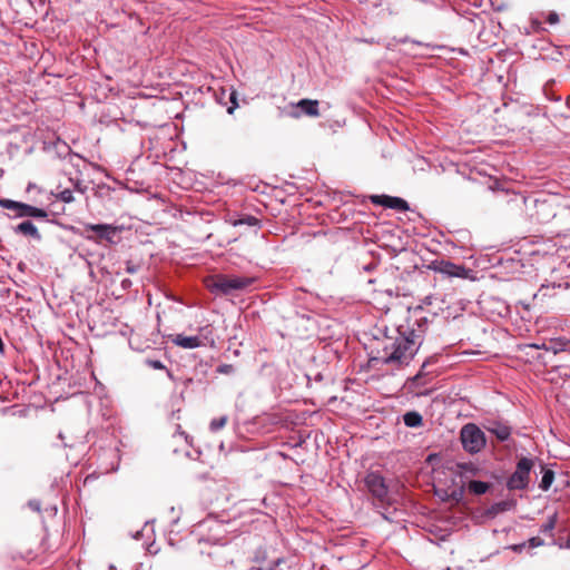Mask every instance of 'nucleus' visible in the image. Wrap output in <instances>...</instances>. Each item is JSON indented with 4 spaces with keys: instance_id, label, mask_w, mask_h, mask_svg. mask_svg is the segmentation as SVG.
<instances>
[{
    "instance_id": "f257e3e1",
    "label": "nucleus",
    "mask_w": 570,
    "mask_h": 570,
    "mask_svg": "<svg viewBox=\"0 0 570 570\" xmlns=\"http://www.w3.org/2000/svg\"><path fill=\"white\" fill-rule=\"evenodd\" d=\"M428 328V318L415 320L414 323L400 325L394 335H385L379 346L372 350L371 361L401 367L407 365L417 353Z\"/></svg>"
},
{
    "instance_id": "f03ea898",
    "label": "nucleus",
    "mask_w": 570,
    "mask_h": 570,
    "mask_svg": "<svg viewBox=\"0 0 570 570\" xmlns=\"http://www.w3.org/2000/svg\"><path fill=\"white\" fill-rule=\"evenodd\" d=\"M122 226H117L112 224L87 223L83 225V229L79 232V235L91 243L98 245L112 246L117 245L120 242L119 235L122 232Z\"/></svg>"
},
{
    "instance_id": "7ed1b4c3",
    "label": "nucleus",
    "mask_w": 570,
    "mask_h": 570,
    "mask_svg": "<svg viewBox=\"0 0 570 570\" xmlns=\"http://www.w3.org/2000/svg\"><path fill=\"white\" fill-rule=\"evenodd\" d=\"M460 439L463 449L471 454L479 453L487 444L484 432L474 423H468L461 429Z\"/></svg>"
},
{
    "instance_id": "20e7f679",
    "label": "nucleus",
    "mask_w": 570,
    "mask_h": 570,
    "mask_svg": "<svg viewBox=\"0 0 570 570\" xmlns=\"http://www.w3.org/2000/svg\"><path fill=\"white\" fill-rule=\"evenodd\" d=\"M534 461L530 458H521L515 465L514 472L508 478L505 487L510 491L525 490L530 482L531 470Z\"/></svg>"
},
{
    "instance_id": "39448f33",
    "label": "nucleus",
    "mask_w": 570,
    "mask_h": 570,
    "mask_svg": "<svg viewBox=\"0 0 570 570\" xmlns=\"http://www.w3.org/2000/svg\"><path fill=\"white\" fill-rule=\"evenodd\" d=\"M364 483L372 497L380 503H385L389 499V488L384 478L379 472H370L364 479Z\"/></svg>"
},
{
    "instance_id": "423d86ee",
    "label": "nucleus",
    "mask_w": 570,
    "mask_h": 570,
    "mask_svg": "<svg viewBox=\"0 0 570 570\" xmlns=\"http://www.w3.org/2000/svg\"><path fill=\"white\" fill-rule=\"evenodd\" d=\"M253 283L249 277L216 275V291L230 294L234 291L244 289Z\"/></svg>"
},
{
    "instance_id": "0eeeda50",
    "label": "nucleus",
    "mask_w": 570,
    "mask_h": 570,
    "mask_svg": "<svg viewBox=\"0 0 570 570\" xmlns=\"http://www.w3.org/2000/svg\"><path fill=\"white\" fill-rule=\"evenodd\" d=\"M483 428L494 435L499 442H507L511 439L512 426L500 419H489L483 423Z\"/></svg>"
},
{
    "instance_id": "6e6552de",
    "label": "nucleus",
    "mask_w": 570,
    "mask_h": 570,
    "mask_svg": "<svg viewBox=\"0 0 570 570\" xmlns=\"http://www.w3.org/2000/svg\"><path fill=\"white\" fill-rule=\"evenodd\" d=\"M207 524V520L200 521L195 525L193 534L197 537L198 552L200 556L212 557V550L214 546V539L212 535L205 537L203 530Z\"/></svg>"
},
{
    "instance_id": "1a4fd4ad",
    "label": "nucleus",
    "mask_w": 570,
    "mask_h": 570,
    "mask_svg": "<svg viewBox=\"0 0 570 570\" xmlns=\"http://www.w3.org/2000/svg\"><path fill=\"white\" fill-rule=\"evenodd\" d=\"M433 269L450 277L464 278L468 269L462 265H456L450 261L441 259L433 262Z\"/></svg>"
},
{
    "instance_id": "9d476101",
    "label": "nucleus",
    "mask_w": 570,
    "mask_h": 570,
    "mask_svg": "<svg viewBox=\"0 0 570 570\" xmlns=\"http://www.w3.org/2000/svg\"><path fill=\"white\" fill-rule=\"evenodd\" d=\"M371 202L374 205H381L385 208L395 209L397 212H406L410 208L406 200L394 196L373 195L371 196Z\"/></svg>"
},
{
    "instance_id": "9b49d317",
    "label": "nucleus",
    "mask_w": 570,
    "mask_h": 570,
    "mask_svg": "<svg viewBox=\"0 0 570 570\" xmlns=\"http://www.w3.org/2000/svg\"><path fill=\"white\" fill-rule=\"evenodd\" d=\"M11 230L17 236L30 238L36 242H41L42 236L31 219H24L21 223L11 227Z\"/></svg>"
},
{
    "instance_id": "f8f14e48",
    "label": "nucleus",
    "mask_w": 570,
    "mask_h": 570,
    "mask_svg": "<svg viewBox=\"0 0 570 570\" xmlns=\"http://www.w3.org/2000/svg\"><path fill=\"white\" fill-rule=\"evenodd\" d=\"M224 219L226 223H229L233 226L246 225L253 227L259 225V220L252 215H238L228 213L224 216Z\"/></svg>"
},
{
    "instance_id": "ddd939ff",
    "label": "nucleus",
    "mask_w": 570,
    "mask_h": 570,
    "mask_svg": "<svg viewBox=\"0 0 570 570\" xmlns=\"http://www.w3.org/2000/svg\"><path fill=\"white\" fill-rule=\"evenodd\" d=\"M171 342L175 345L186 350L202 347V340L199 337H196V335L176 334L171 338Z\"/></svg>"
},
{
    "instance_id": "4468645a",
    "label": "nucleus",
    "mask_w": 570,
    "mask_h": 570,
    "mask_svg": "<svg viewBox=\"0 0 570 570\" xmlns=\"http://www.w3.org/2000/svg\"><path fill=\"white\" fill-rule=\"evenodd\" d=\"M297 107L301 109V111L307 116H318V101L317 100H309V99H302Z\"/></svg>"
},
{
    "instance_id": "2eb2a0df",
    "label": "nucleus",
    "mask_w": 570,
    "mask_h": 570,
    "mask_svg": "<svg viewBox=\"0 0 570 570\" xmlns=\"http://www.w3.org/2000/svg\"><path fill=\"white\" fill-rule=\"evenodd\" d=\"M191 216V223L196 226H200L202 224H210L214 219V213L213 212H194L193 214L189 213Z\"/></svg>"
},
{
    "instance_id": "dca6fc26",
    "label": "nucleus",
    "mask_w": 570,
    "mask_h": 570,
    "mask_svg": "<svg viewBox=\"0 0 570 570\" xmlns=\"http://www.w3.org/2000/svg\"><path fill=\"white\" fill-rule=\"evenodd\" d=\"M196 337L202 340V346H213L214 345V335H213V326L206 325L198 330V333L195 334Z\"/></svg>"
},
{
    "instance_id": "f3484780",
    "label": "nucleus",
    "mask_w": 570,
    "mask_h": 570,
    "mask_svg": "<svg viewBox=\"0 0 570 570\" xmlns=\"http://www.w3.org/2000/svg\"><path fill=\"white\" fill-rule=\"evenodd\" d=\"M403 422L407 428H420L423 425V417L416 411H409L403 415Z\"/></svg>"
},
{
    "instance_id": "a211bd4d",
    "label": "nucleus",
    "mask_w": 570,
    "mask_h": 570,
    "mask_svg": "<svg viewBox=\"0 0 570 570\" xmlns=\"http://www.w3.org/2000/svg\"><path fill=\"white\" fill-rule=\"evenodd\" d=\"M105 455L111 459V464L110 466L106 468L104 472H116L119 468L120 461L119 450L116 448L109 449L105 451Z\"/></svg>"
},
{
    "instance_id": "6ab92c4d",
    "label": "nucleus",
    "mask_w": 570,
    "mask_h": 570,
    "mask_svg": "<svg viewBox=\"0 0 570 570\" xmlns=\"http://www.w3.org/2000/svg\"><path fill=\"white\" fill-rule=\"evenodd\" d=\"M35 207L36 206H33V205H29L27 203L20 202L17 214H13V216H11V218H13V219L32 218Z\"/></svg>"
},
{
    "instance_id": "aec40b11",
    "label": "nucleus",
    "mask_w": 570,
    "mask_h": 570,
    "mask_svg": "<svg viewBox=\"0 0 570 570\" xmlns=\"http://www.w3.org/2000/svg\"><path fill=\"white\" fill-rule=\"evenodd\" d=\"M553 480H554V472L550 469H543L542 478L539 483V488L542 491H548L550 489L551 484L553 483Z\"/></svg>"
},
{
    "instance_id": "412c9836",
    "label": "nucleus",
    "mask_w": 570,
    "mask_h": 570,
    "mask_svg": "<svg viewBox=\"0 0 570 570\" xmlns=\"http://www.w3.org/2000/svg\"><path fill=\"white\" fill-rule=\"evenodd\" d=\"M468 488L472 493L481 495L489 490V483L480 480H473L469 482Z\"/></svg>"
},
{
    "instance_id": "4be33fe9",
    "label": "nucleus",
    "mask_w": 570,
    "mask_h": 570,
    "mask_svg": "<svg viewBox=\"0 0 570 570\" xmlns=\"http://www.w3.org/2000/svg\"><path fill=\"white\" fill-rule=\"evenodd\" d=\"M557 520H558V514L553 513L551 517L548 518L547 522L541 525L540 532L553 538V530L557 525Z\"/></svg>"
},
{
    "instance_id": "5701e85b",
    "label": "nucleus",
    "mask_w": 570,
    "mask_h": 570,
    "mask_svg": "<svg viewBox=\"0 0 570 570\" xmlns=\"http://www.w3.org/2000/svg\"><path fill=\"white\" fill-rule=\"evenodd\" d=\"M50 212L45 209V208H41V207H35V210H33V216L32 218L33 219H39V220H45V222H48V223H51V224H57L56 219H51L50 218Z\"/></svg>"
},
{
    "instance_id": "b1692460",
    "label": "nucleus",
    "mask_w": 570,
    "mask_h": 570,
    "mask_svg": "<svg viewBox=\"0 0 570 570\" xmlns=\"http://www.w3.org/2000/svg\"><path fill=\"white\" fill-rule=\"evenodd\" d=\"M19 204H20L19 200H13V199H9V198H0V206L2 208L12 210L14 214H17V212H18Z\"/></svg>"
},
{
    "instance_id": "393cba45",
    "label": "nucleus",
    "mask_w": 570,
    "mask_h": 570,
    "mask_svg": "<svg viewBox=\"0 0 570 570\" xmlns=\"http://www.w3.org/2000/svg\"><path fill=\"white\" fill-rule=\"evenodd\" d=\"M55 196L57 199H59L60 202L66 203V204L72 203L75 200L72 190L69 188L61 190L60 193L56 194Z\"/></svg>"
},
{
    "instance_id": "a878e982",
    "label": "nucleus",
    "mask_w": 570,
    "mask_h": 570,
    "mask_svg": "<svg viewBox=\"0 0 570 570\" xmlns=\"http://www.w3.org/2000/svg\"><path fill=\"white\" fill-rule=\"evenodd\" d=\"M229 101H230V105L227 107V112L228 114H233V111L238 107V104H237V92L235 90H232L229 92Z\"/></svg>"
},
{
    "instance_id": "bb28decb",
    "label": "nucleus",
    "mask_w": 570,
    "mask_h": 570,
    "mask_svg": "<svg viewBox=\"0 0 570 570\" xmlns=\"http://www.w3.org/2000/svg\"><path fill=\"white\" fill-rule=\"evenodd\" d=\"M559 14L556 11H550L546 16V22L549 24H557L559 23Z\"/></svg>"
},
{
    "instance_id": "cd10ccee",
    "label": "nucleus",
    "mask_w": 570,
    "mask_h": 570,
    "mask_svg": "<svg viewBox=\"0 0 570 570\" xmlns=\"http://www.w3.org/2000/svg\"><path fill=\"white\" fill-rule=\"evenodd\" d=\"M176 436L183 438L187 444L191 445L190 436L181 430L180 425H177L176 433L173 435V438Z\"/></svg>"
},
{
    "instance_id": "c85d7f7f",
    "label": "nucleus",
    "mask_w": 570,
    "mask_h": 570,
    "mask_svg": "<svg viewBox=\"0 0 570 570\" xmlns=\"http://www.w3.org/2000/svg\"><path fill=\"white\" fill-rule=\"evenodd\" d=\"M27 504L32 511L38 512V513L41 512V501L40 500L30 499Z\"/></svg>"
},
{
    "instance_id": "c756f323",
    "label": "nucleus",
    "mask_w": 570,
    "mask_h": 570,
    "mask_svg": "<svg viewBox=\"0 0 570 570\" xmlns=\"http://www.w3.org/2000/svg\"><path fill=\"white\" fill-rule=\"evenodd\" d=\"M140 266L138 264H135L134 262L131 261H127L126 262V267H125V271L128 273V274H136L138 271H139Z\"/></svg>"
},
{
    "instance_id": "7c9ffc66",
    "label": "nucleus",
    "mask_w": 570,
    "mask_h": 570,
    "mask_svg": "<svg viewBox=\"0 0 570 570\" xmlns=\"http://www.w3.org/2000/svg\"><path fill=\"white\" fill-rule=\"evenodd\" d=\"M213 469V465L209 466V470L208 471H205V472H196L195 473V478L198 480V481H207V480H210L212 478V474H210V470Z\"/></svg>"
},
{
    "instance_id": "2f4dec72",
    "label": "nucleus",
    "mask_w": 570,
    "mask_h": 570,
    "mask_svg": "<svg viewBox=\"0 0 570 570\" xmlns=\"http://www.w3.org/2000/svg\"><path fill=\"white\" fill-rule=\"evenodd\" d=\"M146 363H147L150 367H153V368H155V370H165V368H166V366L164 365V363H163L161 361H159V360H147V361H146Z\"/></svg>"
},
{
    "instance_id": "473e14b6",
    "label": "nucleus",
    "mask_w": 570,
    "mask_h": 570,
    "mask_svg": "<svg viewBox=\"0 0 570 570\" xmlns=\"http://www.w3.org/2000/svg\"><path fill=\"white\" fill-rule=\"evenodd\" d=\"M234 371V367L233 365H219L218 367H216V372L218 373H223V374H229Z\"/></svg>"
},
{
    "instance_id": "72a5a7b5",
    "label": "nucleus",
    "mask_w": 570,
    "mask_h": 570,
    "mask_svg": "<svg viewBox=\"0 0 570 570\" xmlns=\"http://www.w3.org/2000/svg\"><path fill=\"white\" fill-rule=\"evenodd\" d=\"M530 547H540L543 544V540L539 537H533L529 540Z\"/></svg>"
},
{
    "instance_id": "f704fd0d",
    "label": "nucleus",
    "mask_w": 570,
    "mask_h": 570,
    "mask_svg": "<svg viewBox=\"0 0 570 570\" xmlns=\"http://www.w3.org/2000/svg\"><path fill=\"white\" fill-rule=\"evenodd\" d=\"M194 453L196 454V456H193V454L190 452H187L186 454H187V456H189V458H191L194 460H199V461L203 462V460L200 459L202 455H203V451L200 449H195Z\"/></svg>"
},
{
    "instance_id": "c9c22d12",
    "label": "nucleus",
    "mask_w": 570,
    "mask_h": 570,
    "mask_svg": "<svg viewBox=\"0 0 570 570\" xmlns=\"http://www.w3.org/2000/svg\"><path fill=\"white\" fill-rule=\"evenodd\" d=\"M72 185H73V188L77 190V191H80V193H85L86 191V187H82L81 186V181L79 179H77L76 181H73L72 179H70Z\"/></svg>"
},
{
    "instance_id": "e433bc0d",
    "label": "nucleus",
    "mask_w": 570,
    "mask_h": 570,
    "mask_svg": "<svg viewBox=\"0 0 570 570\" xmlns=\"http://www.w3.org/2000/svg\"><path fill=\"white\" fill-rule=\"evenodd\" d=\"M132 282L129 278H124L120 283V286L124 291H127L131 287Z\"/></svg>"
},
{
    "instance_id": "4c0bfd02",
    "label": "nucleus",
    "mask_w": 570,
    "mask_h": 570,
    "mask_svg": "<svg viewBox=\"0 0 570 570\" xmlns=\"http://www.w3.org/2000/svg\"><path fill=\"white\" fill-rule=\"evenodd\" d=\"M226 421H227L226 416L216 419V430L223 428L226 424Z\"/></svg>"
},
{
    "instance_id": "58836bf2",
    "label": "nucleus",
    "mask_w": 570,
    "mask_h": 570,
    "mask_svg": "<svg viewBox=\"0 0 570 570\" xmlns=\"http://www.w3.org/2000/svg\"><path fill=\"white\" fill-rule=\"evenodd\" d=\"M206 284H207V288H208L212 293H214V277L208 276V277L206 278Z\"/></svg>"
},
{
    "instance_id": "ea45409f",
    "label": "nucleus",
    "mask_w": 570,
    "mask_h": 570,
    "mask_svg": "<svg viewBox=\"0 0 570 570\" xmlns=\"http://www.w3.org/2000/svg\"><path fill=\"white\" fill-rule=\"evenodd\" d=\"M501 307L502 309H500L499 314L501 316L507 315L509 313V307L504 303H501Z\"/></svg>"
},
{
    "instance_id": "a19ab883",
    "label": "nucleus",
    "mask_w": 570,
    "mask_h": 570,
    "mask_svg": "<svg viewBox=\"0 0 570 570\" xmlns=\"http://www.w3.org/2000/svg\"><path fill=\"white\" fill-rule=\"evenodd\" d=\"M283 562V559H277L273 562V564L268 568V570H275Z\"/></svg>"
},
{
    "instance_id": "79ce46f5",
    "label": "nucleus",
    "mask_w": 570,
    "mask_h": 570,
    "mask_svg": "<svg viewBox=\"0 0 570 570\" xmlns=\"http://www.w3.org/2000/svg\"><path fill=\"white\" fill-rule=\"evenodd\" d=\"M46 511H50L52 514H56V513H57V511H58V509H57V507H56V505H52V507H50V508H47V509H46Z\"/></svg>"
},
{
    "instance_id": "37998d69",
    "label": "nucleus",
    "mask_w": 570,
    "mask_h": 570,
    "mask_svg": "<svg viewBox=\"0 0 570 570\" xmlns=\"http://www.w3.org/2000/svg\"><path fill=\"white\" fill-rule=\"evenodd\" d=\"M549 99L553 100V101H560L561 100V96L552 95L551 97H549Z\"/></svg>"
},
{
    "instance_id": "c03bdc74",
    "label": "nucleus",
    "mask_w": 570,
    "mask_h": 570,
    "mask_svg": "<svg viewBox=\"0 0 570 570\" xmlns=\"http://www.w3.org/2000/svg\"><path fill=\"white\" fill-rule=\"evenodd\" d=\"M208 428L210 431H214V419L209 422Z\"/></svg>"
},
{
    "instance_id": "a18cd8bd",
    "label": "nucleus",
    "mask_w": 570,
    "mask_h": 570,
    "mask_svg": "<svg viewBox=\"0 0 570 570\" xmlns=\"http://www.w3.org/2000/svg\"><path fill=\"white\" fill-rule=\"evenodd\" d=\"M532 23H533V24H537V26L539 27V26L541 24V21H539L538 19H533V20H532Z\"/></svg>"
},
{
    "instance_id": "49530a36",
    "label": "nucleus",
    "mask_w": 570,
    "mask_h": 570,
    "mask_svg": "<svg viewBox=\"0 0 570 570\" xmlns=\"http://www.w3.org/2000/svg\"><path fill=\"white\" fill-rule=\"evenodd\" d=\"M215 99H216V101H218V100H219V99H218V95H217V94H216V96H215ZM219 104H222V105H224V106H226V105H227L226 102H222L220 100H219Z\"/></svg>"
},
{
    "instance_id": "de8ad7c7",
    "label": "nucleus",
    "mask_w": 570,
    "mask_h": 570,
    "mask_svg": "<svg viewBox=\"0 0 570 570\" xmlns=\"http://www.w3.org/2000/svg\"><path fill=\"white\" fill-rule=\"evenodd\" d=\"M58 438H59L61 441H63V439H65V436H63V434H62L61 432L58 434Z\"/></svg>"
},
{
    "instance_id": "09e8293b",
    "label": "nucleus",
    "mask_w": 570,
    "mask_h": 570,
    "mask_svg": "<svg viewBox=\"0 0 570 570\" xmlns=\"http://www.w3.org/2000/svg\"><path fill=\"white\" fill-rule=\"evenodd\" d=\"M141 534L140 531H137V533L134 535L135 539H138V537Z\"/></svg>"
},
{
    "instance_id": "8fccbe9b",
    "label": "nucleus",
    "mask_w": 570,
    "mask_h": 570,
    "mask_svg": "<svg viewBox=\"0 0 570 570\" xmlns=\"http://www.w3.org/2000/svg\"><path fill=\"white\" fill-rule=\"evenodd\" d=\"M179 518L177 517L176 519L173 520V524H176L178 522Z\"/></svg>"
},
{
    "instance_id": "3c124183",
    "label": "nucleus",
    "mask_w": 570,
    "mask_h": 570,
    "mask_svg": "<svg viewBox=\"0 0 570 570\" xmlns=\"http://www.w3.org/2000/svg\"><path fill=\"white\" fill-rule=\"evenodd\" d=\"M419 379H420V374L415 375V376L413 377V381H416V380H419Z\"/></svg>"
},
{
    "instance_id": "603ef678",
    "label": "nucleus",
    "mask_w": 570,
    "mask_h": 570,
    "mask_svg": "<svg viewBox=\"0 0 570 570\" xmlns=\"http://www.w3.org/2000/svg\"><path fill=\"white\" fill-rule=\"evenodd\" d=\"M212 236V233L210 232H207L206 233V237H210Z\"/></svg>"
},
{
    "instance_id": "864d4df0",
    "label": "nucleus",
    "mask_w": 570,
    "mask_h": 570,
    "mask_svg": "<svg viewBox=\"0 0 570 570\" xmlns=\"http://www.w3.org/2000/svg\"><path fill=\"white\" fill-rule=\"evenodd\" d=\"M220 91H222V95L224 96L225 95V89L222 88Z\"/></svg>"
},
{
    "instance_id": "5fc2aeb1",
    "label": "nucleus",
    "mask_w": 570,
    "mask_h": 570,
    "mask_svg": "<svg viewBox=\"0 0 570 570\" xmlns=\"http://www.w3.org/2000/svg\"><path fill=\"white\" fill-rule=\"evenodd\" d=\"M544 288H547L544 285L541 286L540 292H542Z\"/></svg>"
},
{
    "instance_id": "6e6d98bb",
    "label": "nucleus",
    "mask_w": 570,
    "mask_h": 570,
    "mask_svg": "<svg viewBox=\"0 0 570 570\" xmlns=\"http://www.w3.org/2000/svg\"><path fill=\"white\" fill-rule=\"evenodd\" d=\"M63 446H65V448H67V446H69V444H67V443H65V442H63ZM71 446H72V445H70V448H71Z\"/></svg>"
},
{
    "instance_id": "4d7b16f0",
    "label": "nucleus",
    "mask_w": 570,
    "mask_h": 570,
    "mask_svg": "<svg viewBox=\"0 0 570 570\" xmlns=\"http://www.w3.org/2000/svg\"><path fill=\"white\" fill-rule=\"evenodd\" d=\"M0 173H3V169H0Z\"/></svg>"
},
{
    "instance_id": "13d9d810",
    "label": "nucleus",
    "mask_w": 570,
    "mask_h": 570,
    "mask_svg": "<svg viewBox=\"0 0 570 570\" xmlns=\"http://www.w3.org/2000/svg\"><path fill=\"white\" fill-rule=\"evenodd\" d=\"M0 173H3V169H0Z\"/></svg>"
},
{
    "instance_id": "bf43d9fd",
    "label": "nucleus",
    "mask_w": 570,
    "mask_h": 570,
    "mask_svg": "<svg viewBox=\"0 0 570 570\" xmlns=\"http://www.w3.org/2000/svg\"><path fill=\"white\" fill-rule=\"evenodd\" d=\"M0 173H3V169H0Z\"/></svg>"
}]
</instances>
